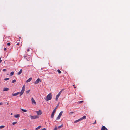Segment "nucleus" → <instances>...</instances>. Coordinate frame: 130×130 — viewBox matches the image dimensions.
Masks as SVG:
<instances>
[{
  "label": "nucleus",
  "instance_id": "obj_1",
  "mask_svg": "<svg viewBox=\"0 0 130 130\" xmlns=\"http://www.w3.org/2000/svg\"><path fill=\"white\" fill-rule=\"evenodd\" d=\"M52 98V95L51 93H50L46 98H44L47 101L49 100H51Z\"/></svg>",
  "mask_w": 130,
  "mask_h": 130
},
{
  "label": "nucleus",
  "instance_id": "obj_2",
  "mask_svg": "<svg viewBox=\"0 0 130 130\" xmlns=\"http://www.w3.org/2000/svg\"><path fill=\"white\" fill-rule=\"evenodd\" d=\"M29 116L31 118V119L38 118H39V116L37 115L32 116L31 115H30Z\"/></svg>",
  "mask_w": 130,
  "mask_h": 130
},
{
  "label": "nucleus",
  "instance_id": "obj_3",
  "mask_svg": "<svg viewBox=\"0 0 130 130\" xmlns=\"http://www.w3.org/2000/svg\"><path fill=\"white\" fill-rule=\"evenodd\" d=\"M25 85H24L22 88V89L21 91V94H23L24 91L25 90Z\"/></svg>",
  "mask_w": 130,
  "mask_h": 130
},
{
  "label": "nucleus",
  "instance_id": "obj_4",
  "mask_svg": "<svg viewBox=\"0 0 130 130\" xmlns=\"http://www.w3.org/2000/svg\"><path fill=\"white\" fill-rule=\"evenodd\" d=\"M62 90H61L59 92V93L56 96V101H57L58 100V98L60 96V95L61 94L62 92Z\"/></svg>",
  "mask_w": 130,
  "mask_h": 130
},
{
  "label": "nucleus",
  "instance_id": "obj_5",
  "mask_svg": "<svg viewBox=\"0 0 130 130\" xmlns=\"http://www.w3.org/2000/svg\"><path fill=\"white\" fill-rule=\"evenodd\" d=\"M20 94V96H21L22 94H21V92H18L16 93L13 94H12V96H15L19 94Z\"/></svg>",
  "mask_w": 130,
  "mask_h": 130
},
{
  "label": "nucleus",
  "instance_id": "obj_6",
  "mask_svg": "<svg viewBox=\"0 0 130 130\" xmlns=\"http://www.w3.org/2000/svg\"><path fill=\"white\" fill-rule=\"evenodd\" d=\"M31 100L32 104H34L35 105H36V103L33 97H32Z\"/></svg>",
  "mask_w": 130,
  "mask_h": 130
},
{
  "label": "nucleus",
  "instance_id": "obj_7",
  "mask_svg": "<svg viewBox=\"0 0 130 130\" xmlns=\"http://www.w3.org/2000/svg\"><path fill=\"white\" fill-rule=\"evenodd\" d=\"M41 80L39 78H38L34 82V83L35 84H38L39 82H41Z\"/></svg>",
  "mask_w": 130,
  "mask_h": 130
},
{
  "label": "nucleus",
  "instance_id": "obj_8",
  "mask_svg": "<svg viewBox=\"0 0 130 130\" xmlns=\"http://www.w3.org/2000/svg\"><path fill=\"white\" fill-rule=\"evenodd\" d=\"M37 114L38 115H41L42 112L41 110H39L38 111H36Z\"/></svg>",
  "mask_w": 130,
  "mask_h": 130
},
{
  "label": "nucleus",
  "instance_id": "obj_9",
  "mask_svg": "<svg viewBox=\"0 0 130 130\" xmlns=\"http://www.w3.org/2000/svg\"><path fill=\"white\" fill-rule=\"evenodd\" d=\"M55 113V112H54L53 111L52 112L51 115V118H52L54 117V115Z\"/></svg>",
  "mask_w": 130,
  "mask_h": 130
},
{
  "label": "nucleus",
  "instance_id": "obj_10",
  "mask_svg": "<svg viewBox=\"0 0 130 130\" xmlns=\"http://www.w3.org/2000/svg\"><path fill=\"white\" fill-rule=\"evenodd\" d=\"M86 116H84L83 117L81 118H80L79 119H80V120L81 121V120H83V119H86Z\"/></svg>",
  "mask_w": 130,
  "mask_h": 130
},
{
  "label": "nucleus",
  "instance_id": "obj_11",
  "mask_svg": "<svg viewBox=\"0 0 130 130\" xmlns=\"http://www.w3.org/2000/svg\"><path fill=\"white\" fill-rule=\"evenodd\" d=\"M59 103H58V105L56 106V107L53 110V111H54V112H55L56 111V109H57V107H58V106H59Z\"/></svg>",
  "mask_w": 130,
  "mask_h": 130
},
{
  "label": "nucleus",
  "instance_id": "obj_12",
  "mask_svg": "<svg viewBox=\"0 0 130 130\" xmlns=\"http://www.w3.org/2000/svg\"><path fill=\"white\" fill-rule=\"evenodd\" d=\"M9 90V88H4V89L3 90V91H6Z\"/></svg>",
  "mask_w": 130,
  "mask_h": 130
},
{
  "label": "nucleus",
  "instance_id": "obj_13",
  "mask_svg": "<svg viewBox=\"0 0 130 130\" xmlns=\"http://www.w3.org/2000/svg\"><path fill=\"white\" fill-rule=\"evenodd\" d=\"M32 79V78L30 77L29 78V79H28L26 81V82H30V81H31Z\"/></svg>",
  "mask_w": 130,
  "mask_h": 130
},
{
  "label": "nucleus",
  "instance_id": "obj_14",
  "mask_svg": "<svg viewBox=\"0 0 130 130\" xmlns=\"http://www.w3.org/2000/svg\"><path fill=\"white\" fill-rule=\"evenodd\" d=\"M22 69H21L20 71H19V72L18 73V75H19L21 74V73L22 72Z\"/></svg>",
  "mask_w": 130,
  "mask_h": 130
},
{
  "label": "nucleus",
  "instance_id": "obj_15",
  "mask_svg": "<svg viewBox=\"0 0 130 130\" xmlns=\"http://www.w3.org/2000/svg\"><path fill=\"white\" fill-rule=\"evenodd\" d=\"M41 127V126H39L35 129V130H38Z\"/></svg>",
  "mask_w": 130,
  "mask_h": 130
},
{
  "label": "nucleus",
  "instance_id": "obj_16",
  "mask_svg": "<svg viewBox=\"0 0 130 130\" xmlns=\"http://www.w3.org/2000/svg\"><path fill=\"white\" fill-rule=\"evenodd\" d=\"M14 116L15 118H19L20 117V115L19 114H16L14 115Z\"/></svg>",
  "mask_w": 130,
  "mask_h": 130
},
{
  "label": "nucleus",
  "instance_id": "obj_17",
  "mask_svg": "<svg viewBox=\"0 0 130 130\" xmlns=\"http://www.w3.org/2000/svg\"><path fill=\"white\" fill-rule=\"evenodd\" d=\"M106 127L104 126H103L101 128V130H105Z\"/></svg>",
  "mask_w": 130,
  "mask_h": 130
},
{
  "label": "nucleus",
  "instance_id": "obj_18",
  "mask_svg": "<svg viewBox=\"0 0 130 130\" xmlns=\"http://www.w3.org/2000/svg\"><path fill=\"white\" fill-rule=\"evenodd\" d=\"M61 117V116L59 115L58 117H57V118L56 119V120H58L59 119H60V118Z\"/></svg>",
  "mask_w": 130,
  "mask_h": 130
},
{
  "label": "nucleus",
  "instance_id": "obj_19",
  "mask_svg": "<svg viewBox=\"0 0 130 130\" xmlns=\"http://www.w3.org/2000/svg\"><path fill=\"white\" fill-rule=\"evenodd\" d=\"M21 110L23 112H26L27 111V110L26 109H21Z\"/></svg>",
  "mask_w": 130,
  "mask_h": 130
},
{
  "label": "nucleus",
  "instance_id": "obj_20",
  "mask_svg": "<svg viewBox=\"0 0 130 130\" xmlns=\"http://www.w3.org/2000/svg\"><path fill=\"white\" fill-rule=\"evenodd\" d=\"M14 72L13 71H12L11 72V73L10 74V76H12L14 74Z\"/></svg>",
  "mask_w": 130,
  "mask_h": 130
},
{
  "label": "nucleus",
  "instance_id": "obj_21",
  "mask_svg": "<svg viewBox=\"0 0 130 130\" xmlns=\"http://www.w3.org/2000/svg\"><path fill=\"white\" fill-rule=\"evenodd\" d=\"M80 119H78V120H76L74 122V123H77L79 121H80Z\"/></svg>",
  "mask_w": 130,
  "mask_h": 130
},
{
  "label": "nucleus",
  "instance_id": "obj_22",
  "mask_svg": "<svg viewBox=\"0 0 130 130\" xmlns=\"http://www.w3.org/2000/svg\"><path fill=\"white\" fill-rule=\"evenodd\" d=\"M63 126V124H62L61 125L58 127V128H61Z\"/></svg>",
  "mask_w": 130,
  "mask_h": 130
},
{
  "label": "nucleus",
  "instance_id": "obj_23",
  "mask_svg": "<svg viewBox=\"0 0 130 130\" xmlns=\"http://www.w3.org/2000/svg\"><path fill=\"white\" fill-rule=\"evenodd\" d=\"M30 91V90H28V91H26V94H28L29 93Z\"/></svg>",
  "mask_w": 130,
  "mask_h": 130
},
{
  "label": "nucleus",
  "instance_id": "obj_24",
  "mask_svg": "<svg viewBox=\"0 0 130 130\" xmlns=\"http://www.w3.org/2000/svg\"><path fill=\"white\" fill-rule=\"evenodd\" d=\"M57 71L59 73V74L61 73V71L59 69H58L57 70Z\"/></svg>",
  "mask_w": 130,
  "mask_h": 130
},
{
  "label": "nucleus",
  "instance_id": "obj_25",
  "mask_svg": "<svg viewBox=\"0 0 130 130\" xmlns=\"http://www.w3.org/2000/svg\"><path fill=\"white\" fill-rule=\"evenodd\" d=\"M63 113V111H61L60 112V113L59 114V115L60 116H62Z\"/></svg>",
  "mask_w": 130,
  "mask_h": 130
},
{
  "label": "nucleus",
  "instance_id": "obj_26",
  "mask_svg": "<svg viewBox=\"0 0 130 130\" xmlns=\"http://www.w3.org/2000/svg\"><path fill=\"white\" fill-rule=\"evenodd\" d=\"M5 127V126L2 125L0 126V128H4Z\"/></svg>",
  "mask_w": 130,
  "mask_h": 130
},
{
  "label": "nucleus",
  "instance_id": "obj_27",
  "mask_svg": "<svg viewBox=\"0 0 130 130\" xmlns=\"http://www.w3.org/2000/svg\"><path fill=\"white\" fill-rule=\"evenodd\" d=\"M16 82V80L15 79H14L12 81V83H14L15 82Z\"/></svg>",
  "mask_w": 130,
  "mask_h": 130
},
{
  "label": "nucleus",
  "instance_id": "obj_28",
  "mask_svg": "<svg viewBox=\"0 0 130 130\" xmlns=\"http://www.w3.org/2000/svg\"><path fill=\"white\" fill-rule=\"evenodd\" d=\"M17 122H15L12 123V124L13 125H15L17 123Z\"/></svg>",
  "mask_w": 130,
  "mask_h": 130
},
{
  "label": "nucleus",
  "instance_id": "obj_29",
  "mask_svg": "<svg viewBox=\"0 0 130 130\" xmlns=\"http://www.w3.org/2000/svg\"><path fill=\"white\" fill-rule=\"evenodd\" d=\"M9 78H5L4 79V80H6H6H9Z\"/></svg>",
  "mask_w": 130,
  "mask_h": 130
},
{
  "label": "nucleus",
  "instance_id": "obj_30",
  "mask_svg": "<svg viewBox=\"0 0 130 130\" xmlns=\"http://www.w3.org/2000/svg\"><path fill=\"white\" fill-rule=\"evenodd\" d=\"M83 102V101H79L78 102V103L80 104V103H82V102Z\"/></svg>",
  "mask_w": 130,
  "mask_h": 130
},
{
  "label": "nucleus",
  "instance_id": "obj_31",
  "mask_svg": "<svg viewBox=\"0 0 130 130\" xmlns=\"http://www.w3.org/2000/svg\"><path fill=\"white\" fill-rule=\"evenodd\" d=\"M96 120H95V122H94V123H93V124H96Z\"/></svg>",
  "mask_w": 130,
  "mask_h": 130
},
{
  "label": "nucleus",
  "instance_id": "obj_32",
  "mask_svg": "<svg viewBox=\"0 0 130 130\" xmlns=\"http://www.w3.org/2000/svg\"><path fill=\"white\" fill-rule=\"evenodd\" d=\"M7 45L8 46H10V43H7Z\"/></svg>",
  "mask_w": 130,
  "mask_h": 130
},
{
  "label": "nucleus",
  "instance_id": "obj_33",
  "mask_svg": "<svg viewBox=\"0 0 130 130\" xmlns=\"http://www.w3.org/2000/svg\"><path fill=\"white\" fill-rule=\"evenodd\" d=\"M3 71H6V69H3Z\"/></svg>",
  "mask_w": 130,
  "mask_h": 130
},
{
  "label": "nucleus",
  "instance_id": "obj_34",
  "mask_svg": "<svg viewBox=\"0 0 130 130\" xmlns=\"http://www.w3.org/2000/svg\"><path fill=\"white\" fill-rule=\"evenodd\" d=\"M57 128L56 127H55L54 129L53 130H57Z\"/></svg>",
  "mask_w": 130,
  "mask_h": 130
},
{
  "label": "nucleus",
  "instance_id": "obj_35",
  "mask_svg": "<svg viewBox=\"0 0 130 130\" xmlns=\"http://www.w3.org/2000/svg\"><path fill=\"white\" fill-rule=\"evenodd\" d=\"M73 112H70L69 114L71 115V114H73Z\"/></svg>",
  "mask_w": 130,
  "mask_h": 130
},
{
  "label": "nucleus",
  "instance_id": "obj_36",
  "mask_svg": "<svg viewBox=\"0 0 130 130\" xmlns=\"http://www.w3.org/2000/svg\"><path fill=\"white\" fill-rule=\"evenodd\" d=\"M29 48H28V49H27V52H29Z\"/></svg>",
  "mask_w": 130,
  "mask_h": 130
},
{
  "label": "nucleus",
  "instance_id": "obj_37",
  "mask_svg": "<svg viewBox=\"0 0 130 130\" xmlns=\"http://www.w3.org/2000/svg\"><path fill=\"white\" fill-rule=\"evenodd\" d=\"M40 130H46V129L45 128H44L43 129H42Z\"/></svg>",
  "mask_w": 130,
  "mask_h": 130
},
{
  "label": "nucleus",
  "instance_id": "obj_38",
  "mask_svg": "<svg viewBox=\"0 0 130 130\" xmlns=\"http://www.w3.org/2000/svg\"><path fill=\"white\" fill-rule=\"evenodd\" d=\"M7 50V49H6V48H5L4 49V50L5 51H6Z\"/></svg>",
  "mask_w": 130,
  "mask_h": 130
},
{
  "label": "nucleus",
  "instance_id": "obj_39",
  "mask_svg": "<svg viewBox=\"0 0 130 130\" xmlns=\"http://www.w3.org/2000/svg\"><path fill=\"white\" fill-rule=\"evenodd\" d=\"M3 104V103L2 102L0 103V105H2Z\"/></svg>",
  "mask_w": 130,
  "mask_h": 130
},
{
  "label": "nucleus",
  "instance_id": "obj_40",
  "mask_svg": "<svg viewBox=\"0 0 130 130\" xmlns=\"http://www.w3.org/2000/svg\"><path fill=\"white\" fill-rule=\"evenodd\" d=\"M73 86H74V88H76V87L74 85H73Z\"/></svg>",
  "mask_w": 130,
  "mask_h": 130
},
{
  "label": "nucleus",
  "instance_id": "obj_41",
  "mask_svg": "<svg viewBox=\"0 0 130 130\" xmlns=\"http://www.w3.org/2000/svg\"><path fill=\"white\" fill-rule=\"evenodd\" d=\"M27 54L28 55V56H30V55H31V54H29V55H28V54Z\"/></svg>",
  "mask_w": 130,
  "mask_h": 130
},
{
  "label": "nucleus",
  "instance_id": "obj_42",
  "mask_svg": "<svg viewBox=\"0 0 130 130\" xmlns=\"http://www.w3.org/2000/svg\"><path fill=\"white\" fill-rule=\"evenodd\" d=\"M2 61L1 60V58H0V62L1 63L2 62Z\"/></svg>",
  "mask_w": 130,
  "mask_h": 130
},
{
  "label": "nucleus",
  "instance_id": "obj_43",
  "mask_svg": "<svg viewBox=\"0 0 130 130\" xmlns=\"http://www.w3.org/2000/svg\"><path fill=\"white\" fill-rule=\"evenodd\" d=\"M19 45V43H17V45Z\"/></svg>",
  "mask_w": 130,
  "mask_h": 130
},
{
  "label": "nucleus",
  "instance_id": "obj_44",
  "mask_svg": "<svg viewBox=\"0 0 130 130\" xmlns=\"http://www.w3.org/2000/svg\"><path fill=\"white\" fill-rule=\"evenodd\" d=\"M105 130H108V129L106 128V129H105Z\"/></svg>",
  "mask_w": 130,
  "mask_h": 130
},
{
  "label": "nucleus",
  "instance_id": "obj_45",
  "mask_svg": "<svg viewBox=\"0 0 130 130\" xmlns=\"http://www.w3.org/2000/svg\"><path fill=\"white\" fill-rule=\"evenodd\" d=\"M24 58H25L26 57V56H24Z\"/></svg>",
  "mask_w": 130,
  "mask_h": 130
},
{
  "label": "nucleus",
  "instance_id": "obj_46",
  "mask_svg": "<svg viewBox=\"0 0 130 130\" xmlns=\"http://www.w3.org/2000/svg\"><path fill=\"white\" fill-rule=\"evenodd\" d=\"M7 105H8L9 104V103L7 102Z\"/></svg>",
  "mask_w": 130,
  "mask_h": 130
},
{
  "label": "nucleus",
  "instance_id": "obj_47",
  "mask_svg": "<svg viewBox=\"0 0 130 130\" xmlns=\"http://www.w3.org/2000/svg\"><path fill=\"white\" fill-rule=\"evenodd\" d=\"M12 115V113H11V115Z\"/></svg>",
  "mask_w": 130,
  "mask_h": 130
},
{
  "label": "nucleus",
  "instance_id": "obj_48",
  "mask_svg": "<svg viewBox=\"0 0 130 130\" xmlns=\"http://www.w3.org/2000/svg\"><path fill=\"white\" fill-rule=\"evenodd\" d=\"M19 38H20V37H19Z\"/></svg>",
  "mask_w": 130,
  "mask_h": 130
},
{
  "label": "nucleus",
  "instance_id": "obj_49",
  "mask_svg": "<svg viewBox=\"0 0 130 130\" xmlns=\"http://www.w3.org/2000/svg\"><path fill=\"white\" fill-rule=\"evenodd\" d=\"M5 29H7V28H5Z\"/></svg>",
  "mask_w": 130,
  "mask_h": 130
},
{
  "label": "nucleus",
  "instance_id": "obj_50",
  "mask_svg": "<svg viewBox=\"0 0 130 130\" xmlns=\"http://www.w3.org/2000/svg\"><path fill=\"white\" fill-rule=\"evenodd\" d=\"M9 75V74H7V75Z\"/></svg>",
  "mask_w": 130,
  "mask_h": 130
},
{
  "label": "nucleus",
  "instance_id": "obj_51",
  "mask_svg": "<svg viewBox=\"0 0 130 130\" xmlns=\"http://www.w3.org/2000/svg\"><path fill=\"white\" fill-rule=\"evenodd\" d=\"M25 130V129H24V130Z\"/></svg>",
  "mask_w": 130,
  "mask_h": 130
}]
</instances>
